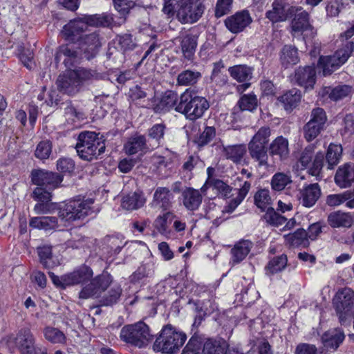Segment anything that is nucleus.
<instances>
[{
    "mask_svg": "<svg viewBox=\"0 0 354 354\" xmlns=\"http://www.w3.org/2000/svg\"><path fill=\"white\" fill-rule=\"evenodd\" d=\"M48 274L57 287L65 288L67 286L82 284L83 287L79 294L80 299H82L98 297L112 282V277L108 272H103L93 279V270L85 265L61 277L51 272Z\"/></svg>",
    "mask_w": 354,
    "mask_h": 354,
    "instance_id": "f257e3e1",
    "label": "nucleus"
},
{
    "mask_svg": "<svg viewBox=\"0 0 354 354\" xmlns=\"http://www.w3.org/2000/svg\"><path fill=\"white\" fill-rule=\"evenodd\" d=\"M354 35V21L348 23L346 30L342 32L337 41L339 48L333 55L320 57L318 67L324 76L330 75L344 64L354 49V42L349 40Z\"/></svg>",
    "mask_w": 354,
    "mask_h": 354,
    "instance_id": "f03ea898",
    "label": "nucleus"
},
{
    "mask_svg": "<svg viewBox=\"0 0 354 354\" xmlns=\"http://www.w3.org/2000/svg\"><path fill=\"white\" fill-rule=\"evenodd\" d=\"M209 106V102L205 97L197 95L190 89H186L179 97L176 111L183 113L190 120H196L203 115Z\"/></svg>",
    "mask_w": 354,
    "mask_h": 354,
    "instance_id": "7ed1b4c3",
    "label": "nucleus"
},
{
    "mask_svg": "<svg viewBox=\"0 0 354 354\" xmlns=\"http://www.w3.org/2000/svg\"><path fill=\"white\" fill-rule=\"evenodd\" d=\"M187 339L185 333L178 330L171 325L163 327L153 343V348L156 352L165 354L177 353Z\"/></svg>",
    "mask_w": 354,
    "mask_h": 354,
    "instance_id": "20e7f679",
    "label": "nucleus"
},
{
    "mask_svg": "<svg viewBox=\"0 0 354 354\" xmlns=\"http://www.w3.org/2000/svg\"><path fill=\"white\" fill-rule=\"evenodd\" d=\"M76 150L82 159L91 161L104 152V140L95 132H82L78 136Z\"/></svg>",
    "mask_w": 354,
    "mask_h": 354,
    "instance_id": "39448f33",
    "label": "nucleus"
},
{
    "mask_svg": "<svg viewBox=\"0 0 354 354\" xmlns=\"http://www.w3.org/2000/svg\"><path fill=\"white\" fill-rule=\"evenodd\" d=\"M94 201L91 198H76L62 205L59 207V218L64 225L76 220H80L92 212Z\"/></svg>",
    "mask_w": 354,
    "mask_h": 354,
    "instance_id": "423d86ee",
    "label": "nucleus"
},
{
    "mask_svg": "<svg viewBox=\"0 0 354 354\" xmlns=\"http://www.w3.org/2000/svg\"><path fill=\"white\" fill-rule=\"evenodd\" d=\"M296 14L291 23L292 35L294 37L300 38L304 41L306 47L312 45V39L317 34L316 30L309 22V15L302 8H296Z\"/></svg>",
    "mask_w": 354,
    "mask_h": 354,
    "instance_id": "0eeeda50",
    "label": "nucleus"
},
{
    "mask_svg": "<svg viewBox=\"0 0 354 354\" xmlns=\"http://www.w3.org/2000/svg\"><path fill=\"white\" fill-rule=\"evenodd\" d=\"M151 337L148 326L142 322L125 326L120 331V338L124 342L139 348L147 346Z\"/></svg>",
    "mask_w": 354,
    "mask_h": 354,
    "instance_id": "6e6552de",
    "label": "nucleus"
},
{
    "mask_svg": "<svg viewBox=\"0 0 354 354\" xmlns=\"http://www.w3.org/2000/svg\"><path fill=\"white\" fill-rule=\"evenodd\" d=\"M2 342L9 349L17 347L21 354H35V338L28 328L20 329L16 337L12 335L5 337Z\"/></svg>",
    "mask_w": 354,
    "mask_h": 354,
    "instance_id": "1a4fd4ad",
    "label": "nucleus"
},
{
    "mask_svg": "<svg viewBox=\"0 0 354 354\" xmlns=\"http://www.w3.org/2000/svg\"><path fill=\"white\" fill-rule=\"evenodd\" d=\"M251 187L250 182L245 180L241 185V187L238 191V195L236 198L231 200L227 205H226L223 210L221 209L219 207H217L213 203L209 204V209H206L205 217L207 219L213 220L214 224L218 225L222 221L218 216L220 214L224 212L231 213L232 212L243 200L245 198Z\"/></svg>",
    "mask_w": 354,
    "mask_h": 354,
    "instance_id": "9d476101",
    "label": "nucleus"
},
{
    "mask_svg": "<svg viewBox=\"0 0 354 354\" xmlns=\"http://www.w3.org/2000/svg\"><path fill=\"white\" fill-rule=\"evenodd\" d=\"M336 311L340 322L354 315V292L349 288L339 291L333 299Z\"/></svg>",
    "mask_w": 354,
    "mask_h": 354,
    "instance_id": "9b49d317",
    "label": "nucleus"
},
{
    "mask_svg": "<svg viewBox=\"0 0 354 354\" xmlns=\"http://www.w3.org/2000/svg\"><path fill=\"white\" fill-rule=\"evenodd\" d=\"M204 6L200 0H186L176 10V17L183 24H192L197 21L204 12Z\"/></svg>",
    "mask_w": 354,
    "mask_h": 354,
    "instance_id": "f8f14e48",
    "label": "nucleus"
},
{
    "mask_svg": "<svg viewBox=\"0 0 354 354\" xmlns=\"http://www.w3.org/2000/svg\"><path fill=\"white\" fill-rule=\"evenodd\" d=\"M32 182L37 185V187H42L44 191L51 192L57 188L62 182V177L56 173L37 169L32 171Z\"/></svg>",
    "mask_w": 354,
    "mask_h": 354,
    "instance_id": "ddd939ff",
    "label": "nucleus"
},
{
    "mask_svg": "<svg viewBox=\"0 0 354 354\" xmlns=\"http://www.w3.org/2000/svg\"><path fill=\"white\" fill-rule=\"evenodd\" d=\"M295 12V7L291 6L287 0H274L272 9L266 13V17L272 22L284 21Z\"/></svg>",
    "mask_w": 354,
    "mask_h": 354,
    "instance_id": "4468645a",
    "label": "nucleus"
},
{
    "mask_svg": "<svg viewBox=\"0 0 354 354\" xmlns=\"http://www.w3.org/2000/svg\"><path fill=\"white\" fill-rule=\"evenodd\" d=\"M292 81L306 90L313 89L316 82L315 66L299 67L295 70Z\"/></svg>",
    "mask_w": 354,
    "mask_h": 354,
    "instance_id": "2eb2a0df",
    "label": "nucleus"
},
{
    "mask_svg": "<svg viewBox=\"0 0 354 354\" xmlns=\"http://www.w3.org/2000/svg\"><path fill=\"white\" fill-rule=\"evenodd\" d=\"M252 21L250 13L246 10L237 12L225 20L226 28L232 33L242 32Z\"/></svg>",
    "mask_w": 354,
    "mask_h": 354,
    "instance_id": "dca6fc26",
    "label": "nucleus"
},
{
    "mask_svg": "<svg viewBox=\"0 0 354 354\" xmlns=\"http://www.w3.org/2000/svg\"><path fill=\"white\" fill-rule=\"evenodd\" d=\"M86 30V24L81 18L71 20L66 24L61 32L63 37L68 41H75L81 39L82 34Z\"/></svg>",
    "mask_w": 354,
    "mask_h": 354,
    "instance_id": "f3484780",
    "label": "nucleus"
},
{
    "mask_svg": "<svg viewBox=\"0 0 354 354\" xmlns=\"http://www.w3.org/2000/svg\"><path fill=\"white\" fill-rule=\"evenodd\" d=\"M34 198L38 203L34 207V211L37 214H46L52 213L54 210V205L49 203L51 200V193L44 191L42 187H36L33 192Z\"/></svg>",
    "mask_w": 354,
    "mask_h": 354,
    "instance_id": "a211bd4d",
    "label": "nucleus"
},
{
    "mask_svg": "<svg viewBox=\"0 0 354 354\" xmlns=\"http://www.w3.org/2000/svg\"><path fill=\"white\" fill-rule=\"evenodd\" d=\"M79 46L87 59L93 58L97 54L101 46L99 35L96 32L84 35L81 37Z\"/></svg>",
    "mask_w": 354,
    "mask_h": 354,
    "instance_id": "6ab92c4d",
    "label": "nucleus"
},
{
    "mask_svg": "<svg viewBox=\"0 0 354 354\" xmlns=\"http://www.w3.org/2000/svg\"><path fill=\"white\" fill-rule=\"evenodd\" d=\"M321 194V188L317 183L310 184L300 189L299 201L303 206L309 208L315 205Z\"/></svg>",
    "mask_w": 354,
    "mask_h": 354,
    "instance_id": "aec40b11",
    "label": "nucleus"
},
{
    "mask_svg": "<svg viewBox=\"0 0 354 354\" xmlns=\"http://www.w3.org/2000/svg\"><path fill=\"white\" fill-rule=\"evenodd\" d=\"M181 200L187 210L196 211L202 203L203 196L199 190L186 187L181 192Z\"/></svg>",
    "mask_w": 354,
    "mask_h": 354,
    "instance_id": "412c9836",
    "label": "nucleus"
},
{
    "mask_svg": "<svg viewBox=\"0 0 354 354\" xmlns=\"http://www.w3.org/2000/svg\"><path fill=\"white\" fill-rule=\"evenodd\" d=\"M75 73L72 70H68L62 75H59L57 80L58 88L64 93L72 95L77 91L80 86L78 81L75 78Z\"/></svg>",
    "mask_w": 354,
    "mask_h": 354,
    "instance_id": "4be33fe9",
    "label": "nucleus"
},
{
    "mask_svg": "<svg viewBox=\"0 0 354 354\" xmlns=\"http://www.w3.org/2000/svg\"><path fill=\"white\" fill-rule=\"evenodd\" d=\"M354 182V164L345 163L338 168L335 176V183L340 188L350 187Z\"/></svg>",
    "mask_w": 354,
    "mask_h": 354,
    "instance_id": "5701e85b",
    "label": "nucleus"
},
{
    "mask_svg": "<svg viewBox=\"0 0 354 354\" xmlns=\"http://www.w3.org/2000/svg\"><path fill=\"white\" fill-rule=\"evenodd\" d=\"M345 338L343 330L340 328L330 329L322 336V342L326 349L336 350Z\"/></svg>",
    "mask_w": 354,
    "mask_h": 354,
    "instance_id": "b1692460",
    "label": "nucleus"
},
{
    "mask_svg": "<svg viewBox=\"0 0 354 354\" xmlns=\"http://www.w3.org/2000/svg\"><path fill=\"white\" fill-rule=\"evenodd\" d=\"M146 198L141 191H135L124 195L122 198L121 205L127 210H135L144 206Z\"/></svg>",
    "mask_w": 354,
    "mask_h": 354,
    "instance_id": "393cba45",
    "label": "nucleus"
},
{
    "mask_svg": "<svg viewBox=\"0 0 354 354\" xmlns=\"http://www.w3.org/2000/svg\"><path fill=\"white\" fill-rule=\"evenodd\" d=\"M252 247V243L248 240L239 241L231 250L232 258L230 263L232 266L239 263L248 256Z\"/></svg>",
    "mask_w": 354,
    "mask_h": 354,
    "instance_id": "a878e982",
    "label": "nucleus"
},
{
    "mask_svg": "<svg viewBox=\"0 0 354 354\" xmlns=\"http://www.w3.org/2000/svg\"><path fill=\"white\" fill-rule=\"evenodd\" d=\"M352 92V86L348 85H339L335 88L330 86L324 87L319 92V94L322 97L328 95L330 100L337 101L348 96Z\"/></svg>",
    "mask_w": 354,
    "mask_h": 354,
    "instance_id": "bb28decb",
    "label": "nucleus"
},
{
    "mask_svg": "<svg viewBox=\"0 0 354 354\" xmlns=\"http://www.w3.org/2000/svg\"><path fill=\"white\" fill-rule=\"evenodd\" d=\"M175 218L176 216L171 212H165L157 216L153 222V227L162 236L166 238H171L173 236V232L169 228V221Z\"/></svg>",
    "mask_w": 354,
    "mask_h": 354,
    "instance_id": "cd10ccee",
    "label": "nucleus"
},
{
    "mask_svg": "<svg viewBox=\"0 0 354 354\" xmlns=\"http://www.w3.org/2000/svg\"><path fill=\"white\" fill-rule=\"evenodd\" d=\"M270 153L277 156L281 160H285L289 155V143L288 139L283 136H278L270 145Z\"/></svg>",
    "mask_w": 354,
    "mask_h": 354,
    "instance_id": "c85d7f7f",
    "label": "nucleus"
},
{
    "mask_svg": "<svg viewBox=\"0 0 354 354\" xmlns=\"http://www.w3.org/2000/svg\"><path fill=\"white\" fill-rule=\"evenodd\" d=\"M301 95L300 91L292 88L279 97L277 100L287 111H291L298 106L301 101Z\"/></svg>",
    "mask_w": 354,
    "mask_h": 354,
    "instance_id": "c756f323",
    "label": "nucleus"
},
{
    "mask_svg": "<svg viewBox=\"0 0 354 354\" xmlns=\"http://www.w3.org/2000/svg\"><path fill=\"white\" fill-rule=\"evenodd\" d=\"M344 202L348 208H354V189L346 191L341 194H330L326 198V203L329 206H338Z\"/></svg>",
    "mask_w": 354,
    "mask_h": 354,
    "instance_id": "7c9ffc66",
    "label": "nucleus"
},
{
    "mask_svg": "<svg viewBox=\"0 0 354 354\" xmlns=\"http://www.w3.org/2000/svg\"><path fill=\"white\" fill-rule=\"evenodd\" d=\"M32 228L48 231L59 227L58 220L55 216L32 217L29 222Z\"/></svg>",
    "mask_w": 354,
    "mask_h": 354,
    "instance_id": "2f4dec72",
    "label": "nucleus"
},
{
    "mask_svg": "<svg viewBox=\"0 0 354 354\" xmlns=\"http://www.w3.org/2000/svg\"><path fill=\"white\" fill-rule=\"evenodd\" d=\"M328 222L332 227H349L353 219L351 214L337 211L329 214Z\"/></svg>",
    "mask_w": 354,
    "mask_h": 354,
    "instance_id": "473e14b6",
    "label": "nucleus"
},
{
    "mask_svg": "<svg viewBox=\"0 0 354 354\" xmlns=\"http://www.w3.org/2000/svg\"><path fill=\"white\" fill-rule=\"evenodd\" d=\"M223 154L226 158L231 160L236 164H241L243 161L246 153V147L243 145H236L223 147Z\"/></svg>",
    "mask_w": 354,
    "mask_h": 354,
    "instance_id": "72a5a7b5",
    "label": "nucleus"
},
{
    "mask_svg": "<svg viewBox=\"0 0 354 354\" xmlns=\"http://www.w3.org/2000/svg\"><path fill=\"white\" fill-rule=\"evenodd\" d=\"M248 150L251 158L258 162L259 167H268V156L266 146L248 144Z\"/></svg>",
    "mask_w": 354,
    "mask_h": 354,
    "instance_id": "f704fd0d",
    "label": "nucleus"
},
{
    "mask_svg": "<svg viewBox=\"0 0 354 354\" xmlns=\"http://www.w3.org/2000/svg\"><path fill=\"white\" fill-rule=\"evenodd\" d=\"M227 350L225 341L209 339L203 344L202 354H227Z\"/></svg>",
    "mask_w": 354,
    "mask_h": 354,
    "instance_id": "c9c22d12",
    "label": "nucleus"
},
{
    "mask_svg": "<svg viewBox=\"0 0 354 354\" xmlns=\"http://www.w3.org/2000/svg\"><path fill=\"white\" fill-rule=\"evenodd\" d=\"M211 189L216 192L218 196L227 198L230 196L232 189L225 183L221 180H215L212 183L206 181V183L201 187V192L204 193L206 190Z\"/></svg>",
    "mask_w": 354,
    "mask_h": 354,
    "instance_id": "e433bc0d",
    "label": "nucleus"
},
{
    "mask_svg": "<svg viewBox=\"0 0 354 354\" xmlns=\"http://www.w3.org/2000/svg\"><path fill=\"white\" fill-rule=\"evenodd\" d=\"M228 71L234 80L239 82H245L252 78L253 70L246 65H235L230 67Z\"/></svg>",
    "mask_w": 354,
    "mask_h": 354,
    "instance_id": "4c0bfd02",
    "label": "nucleus"
},
{
    "mask_svg": "<svg viewBox=\"0 0 354 354\" xmlns=\"http://www.w3.org/2000/svg\"><path fill=\"white\" fill-rule=\"evenodd\" d=\"M179 102L178 94L172 91H166L162 96L159 103L157 104V109L160 111H169L176 107Z\"/></svg>",
    "mask_w": 354,
    "mask_h": 354,
    "instance_id": "58836bf2",
    "label": "nucleus"
},
{
    "mask_svg": "<svg viewBox=\"0 0 354 354\" xmlns=\"http://www.w3.org/2000/svg\"><path fill=\"white\" fill-rule=\"evenodd\" d=\"M280 60L285 67L296 64L299 60L297 49L292 46H284L281 52Z\"/></svg>",
    "mask_w": 354,
    "mask_h": 354,
    "instance_id": "ea45409f",
    "label": "nucleus"
},
{
    "mask_svg": "<svg viewBox=\"0 0 354 354\" xmlns=\"http://www.w3.org/2000/svg\"><path fill=\"white\" fill-rule=\"evenodd\" d=\"M286 242L292 247L308 245L307 234L303 229H299L292 234L284 236Z\"/></svg>",
    "mask_w": 354,
    "mask_h": 354,
    "instance_id": "a19ab883",
    "label": "nucleus"
},
{
    "mask_svg": "<svg viewBox=\"0 0 354 354\" xmlns=\"http://www.w3.org/2000/svg\"><path fill=\"white\" fill-rule=\"evenodd\" d=\"M146 147V140L142 136H136L131 138L124 145L127 153L133 155L142 151Z\"/></svg>",
    "mask_w": 354,
    "mask_h": 354,
    "instance_id": "79ce46f5",
    "label": "nucleus"
},
{
    "mask_svg": "<svg viewBox=\"0 0 354 354\" xmlns=\"http://www.w3.org/2000/svg\"><path fill=\"white\" fill-rule=\"evenodd\" d=\"M43 333L45 339L52 344H64L66 342L64 333L57 328L46 326L44 328Z\"/></svg>",
    "mask_w": 354,
    "mask_h": 354,
    "instance_id": "37998d69",
    "label": "nucleus"
},
{
    "mask_svg": "<svg viewBox=\"0 0 354 354\" xmlns=\"http://www.w3.org/2000/svg\"><path fill=\"white\" fill-rule=\"evenodd\" d=\"M342 153V148L339 145L330 144L326 155L328 169H332L338 164Z\"/></svg>",
    "mask_w": 354,
    "mask_h": 354,
    "instance_id": "c03bdc74",
    "label": "nucleus"
},
{
    "mask_svg": "<svg viewBox=\"0 0 354 354\" xmlns=\"http://www.w3.org/2000/svg\"><path fill=\"white\" fill-rule=\"evenodd\" d=\"M201 73L198 71L186 70L178 74L177 83L180 86L194 85L201 79Z\"/></svg>",
    "mask_w": 354,
    "mask_h": 354,
    "instance_id": "a18cd8bd",
    "label": "nucleus"
},
{
    "mask_svg": "<svg viewBox=\"0 0 354 354\" xmlns=\"http://www.w3.org/2000/svg\"><path fill=\"white\" fill-rule=\"evenodd\" d=\"M180 46L185 58L191 59L197 46L196 39L192 35H187L182 38Z\"/></svg>",
    "mask_w": 354,
    "mask_h": 354,
    "instance_id": "49530a36",
    "label": "nucleus"
},
{
    "mask_svg": "<svg viewBox=\"0 0 354 354\" xmlns=\"http://www.w3.org/2000/svg\"><path fill=\"white\" fill-rule=\"evenodd\" d=\"M81 19L86 24V28L88 26H107L112 21L111 17L107 15H85Z\"/></svg>",
    "mask_w": 354,
    "mask_h": 354,
    "instance_id": "de8ad7c7",
    "label": "nucleus"
},
{
    "mask_svg": "<svg viewBox=\"0 0 354 354\" xmlns=\"http://www.w3.org/2000/svg\"><path fill=\"white\" fill-rule=\"evenodd\" d=\"M292 177L290 174L283 172L276 173L272 178L271 186L275 191H281L292 183Z\"/></svg>",
    "mask_w": 354,
    "mask_h": 354,
    "instance_id": "09e8293b",
    "label": "nucleus"
},
{
    "mask_svg": "<svg viewBox=\"0 0 354 354\" xmlns=\"http://www.w3.org/2000/svg\"><path fill=\"white\" fill-rule=\"evenodd\" d=\"M64 115L66 122L73 127H80V122L85 118L83 113L77 111L72 106H67L65 108Z\"/></svg>",
    "mask_w": 354,
    "mask_h": 354,
    "instance_id": "8fccbe9b",
    "label": "nucleus"
},
{
    "mask_svg": "<svg viewBox=\"0 0 354 354\" xmlns=\"http://www.w3.org/2000/svg\"><path fill=\"white\" fill-rule=\"evenodd\" d=\"M153 272L152 265H142L130 277V280L133 283L145 282L146 279L153 276Z\"/></svg>",
    "mask_w": 354,
    "mask_h": 354,
    "instance_id": "3c124183",
    "label": "nucleus"
},
{
    "mask_svg": "<svg viewBox=\"0 0 354 354\" xmlns=\"http://www.w3.org/2000/svg\"><path fill=\"white\" fill-rule=\"evenodd\" d=\"M153 202L164 209H168L170 205L169 190L165 187L157 188L153 194Z\"/></svg>",
    "mask_w": 354,
    "mask_h": 354,
    "instance_id": "603ef678",
    "label": "nucleus"
},
{
    "mask_svg": "<svg viewBox=\"0 0 354 354\" xmlns=\"http://www.w3.org/2000/svg\"><path fill=\"white\" fill-rule=\"evenodd\" d=\"M287 265V257L281 255L270 260L266 266V274L272 275L283 270Z\"/></svg>",
    "mask_w": 354,
    "mask_h": 354,
    "instance_id": "864d4df0",
    "label": "nucleus"
},
{
    "mask_svg": "<svg viewBox=\"0 0 354 354\" xmlns=\"http://www.w3.org/2000/svg\"><path fill=\"white\" fill-rule=\"evenodd\" d=\"M77 55V51H75L71 46L69 45H63L57 50L55 59L56 62L59 63L62 61V57L64 56L65 58L64 59L63 62L65 65H67L68 61L75 58Z\"/></svg>",
    "mask_w": 354,
    "mask_h": 354,
    "instance_id": "5fc2aeb1",
    "label": "nucleus"
},
{
    "mask_svg": "<svg viewBox=\"0 0 354 354\" xmlns=\"http://www.w3.org/2000/svg\"><path fill=\"white\" fill-rule=\"evenodd\" d=\"M271 136V129L268 127H263L254 135L248 144L256 145H263L266 147Z\"/></svg>",
    "mask_w": 354,
    "mask_h": 354,
    "instance_id": "6e6d98bb",
    "label": "nucleus"
},
{
    "mask_svg": "<svg viewBox=\"0 0 354 354\" xmlns=\"http://www.w3.org/2000/svg\"><path fill=\"white\" fill-rule=\"evenodd\" d=\"M72 72L75 73V78L77 80H79L78 83L80 86L84 82L97 80L100 76V74L94 71L83 68L72 70Z\"/></svg>",
    "mask_w": 354,
    "mask_h": 354,
    "instance_id": "4d7b16f0",
    "label": "nucleus"
},
{
    "mask_svg": "<svg viewBox=\"0 0 354 354\" xmlns=\"http://www.w3.org/2000/svg\"><path fill=\"white\" fill-rule=\"evenodd\" d=\"M254 202L257 207L262 211L270 208L268 206L270 205L271 198L269 191L265 189L259 190L254 196Z\"/></svg>",
    "mask_w": 354,
    "mask_h": 354,
    "instance_id": "13d9d810",
    "label": "nucleus"
},
{
    "mask_svg": "<svg viewBox=\"0 0 354 354\" xmlns=\"http://www.w3.org/2000/svg\"><path fill=\"white\" fill-rule=\"evenodd\" d=\"M240 109L243 111H252L257 106V98L253 93L243 95L238 102Z\"/></svg>",
    "mask_w": 354,
    "mask_h": 354,
    "instance_id": "bf43d9fd",
    "label": "nucleus"
},
{
    "mask_svg": "<svg viewBox=\"0 0 354 354\" xmlns=\"http://www.w3.org/2000/svg\"><path fill=\"white\" fill-rule=\"evenodd\" d=\"M324 128L325 127L314 124L313 122H308L304 127V138L310 142L316 138Z\"/></svg>",
    "mask_w": 354,
    "mask_h": 354,
    "instance_id": "052dcab7",
    "label": "nucleus"
},
{
    "mask_svg": "<svg viewBox=\"0 0 354 354\" xmlns=\"http://www.w3.org/2000/svg\"><path fill=\"white\" fill-rule=\"evenodd\" d=\"M122 290L119 286H113L107 295L102 297L100 303L103 306H111L115 304L119 299Z\"/></svg>",
    "mask_w": 354,
    "mask_h": 354,
    "instance_id": "680f3d73",
    "label": "nucleus"
},
{
    "mask_svg": "<svg viewBox=\"0 0 354 354\" xmlns=\"http://www.w3.org/2000/svg\"><path fill=\"white\" fill-rule=\"evenodd\" d=\"M313 152L314 147L313 145H309L304 149L298 162H297V169L303 170L310 165Z\"/></svg>",
    "mask_w": 354,
    "mask_h": 354,
    "instance_id": "e2e57ef3",
    "label": "nucleus"
},
{
    "mask_svg": "<svg viewBox=\"0 0 354 354\" xmlns=\"http://www.w3.org/2000/svg\"><path fill=\"white\" fill-rule=\"evenodd\" d=\"M324 154L322 152H317L308 169V173L313 176L318 178L320 176L324 165Z\"/></svg>",
    "mask_w": 354,
    "mask_h": 354,
    "instance_id": "0e129e2a",
    "label": "nucleus"
},
{
    "mask_svg": "<svg viewBox=\"0 0 354 354\" xmlns=\"http://www.w3.org/2000/svg\"><path fill=\"white\" fill-rule=\"evenodd\" d=\"M266 221L274 226H279L285 223L286 218L279 215L272 207L268 208L266 213L264 215Z\"/></svg>",
    "mask_w": 354,
    "mask_h": 354,
    "instance_id": "69168bd1",
    "label": "nucleus"
},
{
    "mask_svg": "<svg viewBox=\"0 0 354 354\" xmlns=\"http://www.w3.org/2000/svg\"><path fill=\"white\" fill-rule=\"evenodd\" d=\"M52 151V145L48 140L40 142L35 150V156L41 160L47 159L50 157Z\"/></svg>",
    "mask_w": 354,
    "mask_h": 354,
    "instance_id": "338daca9",
    "label": "nucleus"
},
{
    "mask_svg": "<svg viewBox=\"0 0 354 354\" xmlns=\"http://www.w3.org/2000/svg\"><path fill=\"white\" fill-rule=\"evenodd\" d=\"M38 254L40 258L41 263L46 268H50L55 266L54 263L51 262L52 259V250L50 247L43 246L38 248Z\"/></svg>",
    "mask_w": 354,
    "mask_h": 354,
    "instance_id": "774afa93",
    "label": "nucleus"
}]
</instances>
